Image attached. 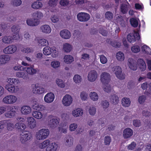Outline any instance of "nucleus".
<instances>
[{
	"instance_id": "nucleus-51",
	"label": "nucleus",
	"mask_w": 151,
	"mask_h": 151,
	"mask_svg": "<svg viewBox=\"0 0 151 151\" xmlns=\"http://www.w3.org/2000/svg\"><path fill=\"white\" fill-rule=\"evenodd\" d=\"M137 146L136 143L134 142H132L127 146V149L129 150H132L136 147Z\"/></svg>"
},
{
	"instance_id": "nucleus-29",
	"label": "nucleus",
	"mask_w": 151,
	"mask_h": 151,
	"mask_svg": "<svg viewBox=\"0 0 151 151\" xmlns=\"http://www.w3.org/2000/svg\"><path fill=\"white\" fill-rule=\"evenodd\" d=\"M28 124L30 128H33L36 125V122L34 118L31 117H28L27 119Z\"/></svg>"
},
{
	"instance_id": "nucleus-40",
	"label": "nucleus",
	"mask_w": 151,
	"mask_h": 151,
	"mask_svg": "<svg viewBox=\"0 0 151 151\" xmlns=\"http://www.w3.org/2000/svg\"><path fill=\"white\" fill-rule=\"evenodd\" d=\"M116 58L119 61H122L124 60V55L120 51L116 53Z\"/></svg>"
},
{
	"instance_id": "nucleus-5",
	"label": "nucleus",
	"mask_w": 151,
	"mask_h": 151,
	"mask_svg": "<svg viewBox=\"0 0 151 151\" xmlns=\"http://www.w3.org/2000/svg\"><path fill=\"white\" fill-rule=\"evenodd\" d=\"M100 80L104 85H107L111 80L110 75L108 73L103 72L100 75Z\"/></svg>"
},
{
	"instance_id": "nucleus-25",
	"label": "nucleus",
	"mask_w": 151,
	"mask_h": 151,
	"mask_svg": "<svg viewBox=\"0 0 151 151\" xmlns=\"http://www.w3.org/2000/svg\"><path fill=\"white\" fill-rule=\"evenodd\" d=\"M40 29L42 32L46 34L50 33L51 31L50 27L47 24L42 25L40 27Z\"/></svg>"
},
{
	"instance_id": "nucleus-21",
	"label": "nucleus",
	"mask_w": 151,
	"mask_h": 151,
	"mask_svg": "<svg viewBox=\"0 0 151 151\" xmlns=\"http://www.w3.org/2000/svg\"><path fill=\"white\" fill-rule=\"evenodd\" d=\"M58 146L55 143H52L49 144L46 147V151H56Z\"/></svg>"
},
{
	"instance_id": "nucleus-6",
	"label": "nucleus",
	"mask_w": 151,
	"mask_h": 151,
	"mask_svg": "<svg viewBox=\"0 0 151 151\" xmlns=\"http://www.w3.org/2000/svg\"><path fill=\"white\" fill-rule=\"evenodd\" d=\"M17 97L13 95H8L5 96L3 99V102L6 104H12L16 102Z\"/></svg>"
},
{
	"instance_id": "nucleus-17",
	"label": "nucleus",
	"mask_w": 151,
	"mask_h": 151,
	"mask_svg": "<svg viewBox=\"0 0 151 151\" xmlns=\"http://www.w3.org/2000/svg\"><path fill=\"white\" fill-rule=\"evenodd\" d=\"M137 64L139 69L142 71H145L146 68V63L142 59L139 58L137 61Z\"/></svg>"
},
{
	"instance_id": "nucleus-48",
	"label": "nucleus",
	"mask_w": 151,
	"mask_h": 151,
	"mask_svg": "<svg viewBox=\"0 0 151 151\" xmlns=\"http://www.w3.org/2000/svg\"><path fill=\"white\" fill-rule=\"evenodd\" d=\"M131 50L133 52L137 53L140 51V48L138 45H134L132 47Z\"/></svg>"
},
{
	"instance_id": "nucleus-59",
	"label": "nucleus",
	"mask_w": 151,
	"mask_h": 151,
	"mask_svg": "<svg viewBox=\"0 0 151 151\" xmlns=\"http://www.w3.org/2000/svg\"><path fill=\"white\" fill-rule=\"evenodd\" d=\"M88 94L84 92H82L80 95V97L82 100L85 101L87 98Z\"/></svg>"
},
{
	"instance_id": "nucleus-43",
	"label": "nucleus",
	"mask_w": 151,
	"mask_h": 151,
	"mask_svg": "<svg viewBox=\"0 0 151 151\" xmlns=\"http://www.w3.org/2000/svg\"><path fill=\"white\" fill-rule=\"evenodd\" d=\"M32 115L34 117L38 119H40L42 116V114L41 112L37 111L33 112Z\"/></svg>"
},
{
	"instance_id": "nucleus-44",
	"label": "nucleus",
	"mask_w": 151,
	"mask_h": 151,
	"mask_svg": "<svg viewBox=\"0 0 151 151\" xmlns=\"http://www.w3.org/2000/svg\"><path fill=\"white\" fill-rule=\"evenodd\" d=\"M130 22L131 25L134 27H137L138 26V22L135 18H132L130 19Z\"/></svg>"
},
{
	"instance_id": "nucleus-38",
	"label": "nucleus",
	"mask_w": 151,
	"mask_h": 151,
	"mask_svg": "<svg viewBox=\"0 0 151 151\" xmlns=\"http://www.w3.org/2000/svg\"><path fill=\"white\" fill-rule=\"evenodd\" d=\"M2 42L5 43H10L12 42L13 38L10 36H4L2 39Z\"/></svg>"
},
{
	"instance_id": "nucleus-4",
	"label": "nucleus",
	"mask_w": 151,
	"mask_h": 151,
	"mask_svg": "<svg viewBox=\"0 0 151 151\" xmlns=\"http://www.w3.org/2000/svg\"><path fill=\"white\" fill-rule=\"evenodd\" d=\"M113 72L116 76L120 80H123L125 78V74L122 73V68L119 66H116L113 68Z\"/></svg>"
},
{
	"instance_id": "nucleus-35",
	"label": "nucleus",
	"mask_w": 151,
	"mask_h": 151,
	"mask_svg": "<svg viewBox=\"0 0 151 151\" xmlns=\"http://www.w3.org/2000/svg\"><path fill=\"white\" fill-rule=\"evenodd\" d=\"M73 61V58L70 55H66L64 58V61L67 64L71 63Z\"/></svg>"
},
{
	"instance_id": "nucleus-31",
	"label": "nucleus",
	"mask_w": 151,
	"mask_h": 151,
	"mask_svg": "<svg viewBox=\"0 0 151 151\" xmlns=\"http://www.w3.org/2000/svg\"><path fill=\"white\" fill-rule=\"evenodd\" d=\"M43 14L40 12L37 11L33 13L32 15V17L34 19H37L40 22V19L43 17Z\"/></svg>"
},
{
	"instance_id": "nucleus-12",
	"label": "nucleus",
	"mask_w": 151,
	"mask_h": 151,
	"mask_svg": "<svg viewBox=\"0 0 151 151\" xmlns=\"http://www.w3.org/2000/svg\"><path fill=\"white\" fill-rule=\"evenodd\" d=\"M48 117L52 119L49 121V124L50 127L52 128L57 127L59 123V120L57 119L53 118V116L52 115H49Z\"/></svg>"
},
{
	"instance_id": "nucleus-64",
	"label": "nucleus",
	"mask_w": 151,
	"mask_h": 151,
	"mask_svg": "<svg viewBox=\"0 0 151 151\" xmlns=\"http://www.w3.org/2000/svg\"><path fill=\"white\" fill-rule=\"evenodd\" d=\"M69 3V1L67 0H61L60 4L61 6H67Z\"/></svg>"
},
{
	"instance_id": "nucleus-9",
	"label": "nucleus",
	"mask_w": 151,
	"mask_h": 151,
	"mask_svg": "<svg viewBox=\"0 0 151 151\" xmlns=\"http://www.w3.org/2000/svg\"><path fill=\"white\" fill-rule=\"evenodd\" d=\"M32 91L34 93L40 94L45 91L44 88L38 84H33L32 86Z\"/></svg>"
},
{
	"instance_id": "nucleus-47",
	"label": "nucleus",
	"mask_w": 151,
	"mask_h": 151,
	"mask_svg": "<svg viewBox=\"0 0 151 151\" xmlns=\"http://www.w3.org/2000/svg\"><path fill=\"white\" fill-rule=\"evenodd\" d=\"M73 80L76 83H79L81 82L82 78L80 75L76 74L74 76Z\"/></svg>"
},
{
	"instance_id": "nucleus-54",
	"label": "nucleus",
	"mask_w": 151,
	"mask_h": 151,
	"mask_svg": "<svg viewBox=\"0 0 151 151\" xmlns=\"http://www.w3.org/2000/svg\"><path fill=\"white\" fill-rule=\"evenodd\" d=\"M12 32L14 33L19 32V27L18 25H13L12 28Z\"/></svg>"
},
{
	"instance_id": "nucleus-45",
	"label": "nucleus",
	"mask_w": 151,
	"mask_h": 151,
	"mask_svg": "<svg viewBox=\"0 0 151 151\" xmlns=\"http://www.w3.org/2000/svg\"><path fill=\"white\" fill-rule=\"evenodd\" d=\"M101 105L103 109H106L109 107V103L108 101L105 100L101 101Z\"/></svg>"
},
{
	"instance_id": "nucleus-56",
	"label": "nucleus",
	"mask_w": 151,
	"mask_h": 151,
	"mask_svg": "<svg viewBox=\"0 0 151 151\" xmlns=\"http://www.w3.org/2000/svg\"><path fill=\"white\" fill-rule=\"evenodd\" d=\"M12 4L14 6H19L22 3L21 0H12Z\"/></svg>"
},
{
	"instance_id": "nucleus-33",
	"label": "nucleus",
	"mask_w": 151,
	"mask_h": 151,
	"mask_svg": "<svg viewBox=\"0 0 151 151\" xmlns=\"http://www.w3.org/2000/svg\"><path fill=\"white\" fill-rule=\"evenodd\" d=\"M130 100L128 98L124 97L122 99V104L124 107H128L130 105Z\"/></svg>"
},
{
	"instance_id": "nucleus-61",
	"label": "nucleus",
	"mask_w": 151,
	"mask_h": 151,
	"mask_svg": "<svg viewBox=\"0 0 151 151\" xmlns=\"http://www.w3.org/2000/svg\"><path fill=\"white\" fill-rule=\"evenodd\" d=\"M8 106H4L0 107V115L4 113L7 109Z\"/></svg>"
},
{
	"instance_id": "nucleus-52",
	"label": "nucleus",
	"mask_w": 151,
	"mask_h": 151,
	"mask_svg": "<svg viewBox=\"0 0 151 151\" xmlns=\"http://www.w3.org/2000/svg\"><path fill=\"white\" fill-rule=\"evenodd\" d=\"M111 141V137L109 136H105L104 138V143L106 145H109Z\"/></svg>"
},
{
	"instance_id": "nucleus-41",
	"label": "nucleus",
	"mask_w": 151,
	"mask_h": 151,
	"mask_svg": "<svg viewBox=\"0 0 151 151\" xmlns=\"http://www.w3.org/2000/svg\"><path fill=\"white\" fill-rule=\"evenodd\" d=\"M39 45L42 46H44L48 45V41L45 39H40L38 40Z\"/></svg>"
},
{
	"instance_id": "nucleus-3",
	"label": "nucleus",
	"mask_w": 151,
	"mask_h": 151,
	"mask_svg": "<svg viewBox=\"0 0 151 151\" xmlns=\"http://www.w3.org/2000/svg\"><path fill=\"white\" fill-rule=\"evenodd\" d=\"M49 134V131L48 129H43L39 130L36 133V137L39 140L46 138Z\"/></svg>"
},
{
	"instance_id": "nucleus-1",
	"label": "nucleus",
	"mask_w": 151,
	"mask_h": 151,
	"mask_svg": "<svg viewBox=\"0 0 151 151\" xmlns=\"http://www.w3.org/2000/svg\"><path fill=\"white\" fill-rule=\"evenodd\" d=\"M17 120L19 122L15 124V127L18 130L19 132H21L20 140L22 143H24L27 140H29L31 136L29 134L28 132L25 130L26 126L22 122L24 120V118L19 117Z\"/></svg>"
},
{
	"instance_id": "nucleus-34",
	"label": "nucleus",
	"mask_w": 151,
	"mask_h": 151,
	"mask_svg": "<svg viewBox=\"0 0 151 151\" xmlns=\"http://www.w3.org/2000/svg\"><path fill=\"white\" fill-rule=\"evenodd\" d=\"M111 102L114 104H117L119 102V98L116 94L111 95L110 98Z\"/></svg>"
},
{
	"instance_id": "nucleus-2",
	"label": "nucleus",
	"mask_w": 151,
	"mask_h": 151,
	"mask_svg": "<svg viewBox=\"0 0 151 151\" xmlns=\"http://www.w3.org/2000/svg\"><path fill=\"white\" fill-rule=\"evenodd\" d=\"M7 82L9 84L6 86V88L9 92L11 93H15L18 90V88L13 85H17L19 81L18 79L13 78H12L8 79Z\"/></svg>"
},
{
	"instance_id": "nucleus-27",
	"label": "nucleus",
	"mask_w": 151,
	"mask_h": 151,
	"mask_svg": "<svg viewBox=\"0 0 151 151\" xmlns=\"http://www.w3.org/2000/svg\"><path fill=\"white\" fill-rule=\"evenodd\" d=\"M10 59L9 56L7 55L0 56V64H4L7 63Z\"/></svg>"
},
{
	"instance_id": "nucleus-37",
	"label": "nucleus",
	"mask_w": 151,
	"mask_h": 151,
	"mask_svg": "<svg viewBox=\"0 0 151 151\" xmlns=\"http://www.w3.org/2000/svg\"><path fill=\"white\" fill-rule=\"evenodd\" d=\"M42 6V3L39 1H36L33 3L31 7L33 9H38Z\"/></svg>"
},
{
	"instance_id": "nucleus-39",
	"label": "nucleus",
	"mask_w": 151,
	"mask_h": 151,
	"mask_svg": "<svg viewBox=\"0 0 151 151\" xmlns=\"http://www.w3.org/2000/svg\"><path fill=\"white\" fill-rule=\"evenodd\" d=\"M53 50L49 46H47L43 49V53L45 55H49L52 53Z\"/></svg>"
},
{
	"instance_id": "nucleus-16",
	"label": "nucleus",
	"mask_w": 151,
	"mask_h": 151,
	"mask_svg": "<svg viewBox=\"0 0 151 151\" xmlns=\"http://www.w3.org/2000/svg\"><path fill=\"white\" fill-rule=\"evenodd\" d=\"M133 134V130L130 128L127 127L123 130V135L124 139H127L130 138Z\"/></svg>"
},
{
	"instance_id": "nucleus-18",
	"label": "nucleus",
	"mask_w": 151,
	"mask_h": 151,
	"mask_svg": "<svg viewBox=\"0 0 151 151\" xmlns=\"http://www.w3.org/2000/svg\"><path fill=\"white\" fill-rule=\"evenodd\" d=\"M54 94L52 92H50L47 93L45 95L44 100L46 102L50 103L54 101Z\"/></svg>"
},
{
	"instance_id": "nucleus-32",
	"label": "nucleus",
	"mask_w": 151,
	"mask_h": 151,
	"mask_svg": "<svg viewBox=\"0 0 151 151\" xmlns=\"http://www.w3.org/2000/svg\"><path fill=\"white\" fill-rule=\"evenodd\" d=\"M5 123V126H6L7 129L9 130H12L14 128V124L11 122L10 121L7 120H4Z\"/></svg>"
},
{
	"instance_id": "nucleus-53",
	"label": "nucleus",
	"mask_w": 151,
	"mask_h": 151,
	"mask_svg": "<svg viewBox=\"0 0 151 151\" xmlns=\"http://www.w3.org/2000/svg\"><path fill=\"white\" fill-rule=\"evenodd\" d=\"M133 124L136 127H139L141 125V123L139 120H134L133 121Z\"/></svg>"
},
{
	"instance_id": "nucleus-60",
	"label": "nucleus",
	"mask_w": 151,
	"mask_h": 151,
	"mask_svg": "<svg viewBox=\"0 0 151 151\" xmlns=\"http://www.w3.org/2000/svg\"><path fill=\"white\" fill-rule=\"evenodd\" d=\"M96 111L95 108L93 107H90L89 110V114L91 115H94L95 114Z\"/></svg>"
},
{
	"instance_id": "nucleus-49",
	"label": "nucleus",
	"mask_w": 151,
	"mask_h": 151,
	"mask_svg": "<svg viewBox=\"0 0 151 151\" xmlns=\"http://www.w3.org/2000/svg\"><path fill=\"white\" fill-rule=\"evenodd\" d=\"M121 11L123 14L127 13L128 11V9L127 6L125 4H122L120 7Z\"/></svg>"
},
{
	"instance_id": "nucleus-20",
	"label": "nucleus",
	"mask_w": 151,
	"mask_h": 151,
	"mask_svg": "<svg viewBox=\"0 0 151 151\" xmlns=\"http://www.w3.org/2000/svg\"><path fill=\"white\" fill-rule=\"evenodd\" d=\"M34 68V65H31L29 67H27L24 68V69L28 74L32 75L36 73L37 72L36 70Z\"/></svg>"
},
{
	"instance_id": "nucleus-19",
	"label": "nucleus",
	"mask_w": 151,
	"mask_h": 151,
	"mask_svg": "<svg viewBox=\"0 0 151 151\" xmlns=\"http://www.w3.org/2000/svg\"><path fill=\"white\" fill-rule=\"evenodd\" d=\"M60 35L62 38L65 39H69L71 36L70 32L66 29H64L61 31L60 32Z\"/></svg>"
},
{
	"instance_id": "nucleus-30",
	"label": "nucleus",
	"mask_w": 151,
	"mask_h": 151,
	"mask_svg": "<svg viewBox=\"0 0 151 151\" xmlns=\"http://www.w3.org/2000/svg\"><path fill=\"white\" fill-rule=\"evenodd\" d=\"M128 61V65L130 69L134 70H136L137 67L135 64L134 63V60L132 58H129Z\"/></svg>"
},
{
	"instance_id": "nucleus-7",
	"label": "nucleus",
	"mask_w": 151,
	"mask_h": 151,
	"mask_svg": "<svg viewBox=\"0 0 151 151\" xmlns=\"http://www.w3.org/2000/svg\"><path fill=\"white\" fill-rule=\"evenodd\" d=\"M77 19L81 22H86L90 18V15L87 13L81 12L77 15Z\"/></svg>"
},
{
	"instance_id": "nucleus-46",
	"label": "nucleus",
	"mask_w": 151,
	"mask_h": 151,
	"mask_svg": "<svg viewBox=\"0 0 151 151\" xmlns=\"http://www.w3.org/2000/svg\"><path fill=\"white\" fill-rule=\"evenodd\" d=\"M105 18L108 20H111L113 17L112 13L110 11H108L106 12L105 15Z\"/></svg>"
},
{
	"instance_id": "nucleus-24",
	"label": "nucleus",
	"mask_w": 151,
	"mask_h": 151,
	"mask_svg": "<svg viewBox=\"0 0 151 151\" xmlns=\"http://www.w3.org/2000/svg\"><path fill=\"white\" fill-rule=\"evenodd\" d=\"M9 110L5 113L4 115L6 117L11 118L15 115L16 111H14L13 107H10Z\"/></svg>"
},
{
	"instance_id": "nucleus-13",
	"label": "nucleus",
	"mask_w": 151,
	"mask_h": 151,
	"mask_svg": "<svg viewBox=\"0 0 151 151\" xmlns=\"http://www.w3.org/2000/svg\"><path fill=\"white\" fill-rule=\"evenodd\" d=\"M98 76V73L95 70H93L89 72L88 76V80L91 82H93L96 81Z\"/></svg>"
},
{
	"instance_id": "nucleus-22",
	"label": "nucleus",
	"mask_w": 151,
	"mask_h": 151,
	"mask_svg": "<svg viewBox=\"0 0 151 151\" xmlns=\"http://www.w3.org/2000/svg\"><path fill=\"white\" fill-rule=\"evenodd\" d=\"M27 23L30 26H36L39 24V21L37 19L33 18V19H28L27 20Z\"/></svg>"
},
{
	"instance_id": "nucleus-23",
	"label": "nucleus",
	"mask_w": 151,
	"mask_h": 151,
	"mask_svg": "<svg viewBox=\"0 0 151 151\" xmlns=\"http://www.w3.org/2000/svg\"><path fill=\"white\" fill-rule=\"evenodd\" d=\"M32 107L33 109L39 111H43L46 109L44 105L38 104H35L32 105Z\"/></svg>"
},
{
	"instance_id": "nucleus-28",
	"label": "nucleus",
	"mask_w": 151,
	"mask_h": 151,
	"mask_svg": "<svg viewBox=\"0 0 151 151\" xmlns=\"http://www.w3.org/2000/svg\"><path fill=\"white\" fill-rule=\"evenodd\" d=\"M31 108L27 106H23L21 110V113L25 115H27L29 114L31 111Z\"/></svg>"
},
{
	"instance_id": "nucleus-36",
	"label": "nucleus",
	"mask_w": 151,
	"mask_h": 151,
	"mask_svg": "<svg viewBox=\"0 0 151 151\" xmlns=\"http://www.w3.org/2000/svg\"><path fill=\"white\" fill-rule=\"evenodd\" d=\"M72 48V46L69 44L66 43L63 45V49L66 52H70L71 51Z\"/></svg>"
},
{
	"instance_id": "nucleus-11",
	"label": "nucleus",
	"mask_w": 151,
	"mask_h": 151,
	"mask_svg": "<svg viewBox=\"0 0 151 151\" xmlns=\"http://www.w3.org/2000/svg\"><path fill=\"white\" fill-rule=\"evenodd\" d=\"M62 101L64 106H68L72 103L73 99L71 96L66 94L63 97Z\"/></svg>"
},
{
	"instance_id": "nucleus-63",
	"label": "nucleus",
	"mask_w": 151,
	"mask_h": 151,
	"mask_svg": "<svg viewBox=\"0 0 151 151\" xmlns=\"http://www.w3.org/2000/svg\"><path fill=\"white\" fill-rule=\"evenodd\" d=\"M146 99V97L145 96L142 95L140 96L138 99V102L140 104L144 103Z\"/></svg>"
},
{
	"instance_id": "nucleus-55",
	"label": "nucleus",
	"mask_w": 151,
	"mask_h": 151,
	"mask_svg": "<svg viewBox=\"0 0 151 151\" xmlns=\"http://www.w3.org/2000/svg\"><path fill=\"white\" fill-rule=\"evenodd\" d=\"M51 65L53 68H56L59 67L60 63L59 61H54L52 62Z\"/></svg>"
},
{
	"instance_id": "nucleus-10",
	"label": "nucleus",
	"mask_w": 151,
	"mask_h": 151,
	"mask_svg": "<svg viewBox=\"0 0 151 151\" xmlns=\"http://www.w3.org/2000/svg\"><path fill=\"white\" fill-rule=\"evenodd\" d=\"M141 87L144 90L148 89V91H146L145 94L147 96H149L151 93V82H146L141 84Z\"/></svg>"
},
{
	"instance_id": "nucleus-14",
	"label": "nucleus",
	"mask_w": 151,
	"mask_h": 151,
	"mask_svg": "<svg viewBox=\"0 0 151 151\" xmlns=\"http://www.w3.org/2000/svg\"><path fill=\"white\" fill-rule=\"evenodd\" d=\"M16 46L14 45H9L3 50L4 52L6 54H11L14 53L17 50Z\"/></svg>"
},
{
	"instance_id": "nucleus-62",
	"label": "nucleus",
	"mask_w": 151,
	"mask_h": 151,
	"mask_svg": "<svg viewBox=\"0 0 151 151\" xmlns=\"http://www.w3.org/2000/svg\"><path fill=\"white\" fill-rule=\"evenodd\" d=\"M78 127L77 125L75 123H73L70 125L69 129L70 131H75Z\"/></svg>"
},
{
	"instance_id": "nucleus-26",
	"label": "nucleus",
	"mask_w": 151,
	"mask_h": 151,
	"mask_svg": "<svg viewBox=\"0 0 151 151\" xmlns=\"http://www.w3.org/2000/svg\"><path fill=\"white\" fill-rule=\"evenodd\" d=\"M83 114V110L80 108H77L74 110L72 112V115L75 117L81 116Z\"/></svg>"
},
{
	"instance_id": "nucleus-50",
	"label": "nucleus",
	"mask_w": 151,
	"mask_h": 151,
	"mask_svg": "<svg viewBox=\"0 0 151 151\" xmlns=\"http://www.w3.org/2000/svg\"><path fill=\"white\" fill-rule=\"evenodd\" d=\"M56 83L59 87L63 88L65 86V84L63 81L60 79H57L56 80Z\"/></svg>"
},
{
	"instance_id": "nucleus-58",
	"label": "nucleus",
	"mask_w": 151,
	"mask_h": 151,
	"mask_svg": "<svg viewBox=\"0 0 151 151\" xmlns=\"http://www.w3.org/2000/svg\"><path fill=\"white\" fill-rule=\"evenodd\" d=\"M100 60L101 62L103 64L106 63L107 61L106 58L103 55L100 56Z\"/></svg>"
},
{
	"instance_id": "nucleus-42",
	"label": "nucleus",
	"mask_w": 151,
	"mask_h": 151,
	"mask_svg": "<svg viewBox=\"0 0 151 151\" xmlns=\"http://www.w3.org/2000/svg\"><path fill=\"white\" fill-rule=\"evenodd\" d=\"M89 95L90 98L93 101H96L98 99V96L95 92H91L89 94Z\"/></svg>"
},
{
	"instance_id": "nucleus-8",
	"label": "nucleus",
	"mask_w": 151,
	"mask_h": 151,
	"mask_svg": "<svg viewBox=\"0 0 151 151\" xmlns=\"http://www.w3.org/2000/svg\"><path fill=\"white\" fill-rule=\"evenodd\" d=\"M140 38L139 34L137 32L134 33H130L127 36V39L128 42L130 43H133L136 40H139Z\"/></svg>"
},
{
	"instance_id": "nucleus-15",
	"label": "nucleus",
	"mask_w": 151,
	"mask_h": 151,
	"mask_svg": "<svg viewBox=\"0 0 151 151\" xmlns=\"http://www.w3.org/2000/svg\"><path fill=\"white\" fill-rule=\"evenodd\" d=\"M16 76L17 77L22 78L24 79L27 80L28 78V75L25 70L24 68L17 72L16 73Z\"/></svg>"
},
{
	"instance_id": "nucleus-57",
	"label": "nucleus",
	"mask_w": 151,
	"mask_h": 151,
	"mask_svg": "<svg viewBox=\"0 0 151 151\" xmlns=\"http://www.w3.org/2000/svg\"><path fill=\"white\" fill-rule=\"evenodd\" d=\"M58 0H50L48 2V4L50 6H54L57 5Z\"/></svg>"
}]
</instances>
